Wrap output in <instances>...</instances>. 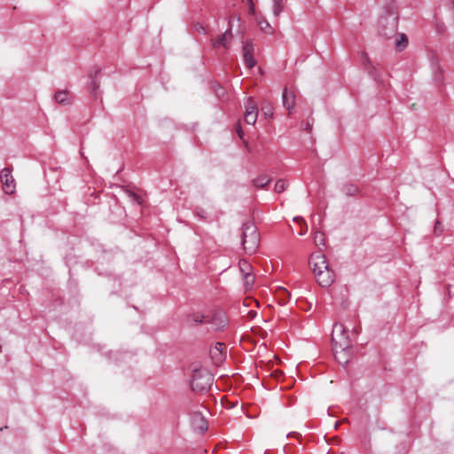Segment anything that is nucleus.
Segmentation results:
<instances>
[{"mask_svg":"<svg viewBox=\"0 0 454 454\" xmlns=\"http://www.w3.org/2000/svg\"><path fill=\"white\" fill-rule=\"evenodd\" d=\"M314 243L317 247H321L325 246V235L317 231L314 235Z\"/></svg>","mask_w":454,"mask_h":454,"instance_id":"23","label":"nucleus"},{"mask_svg":"<svg viewBox=\"0 0 454 454\" xmlns=\"http://www.w3.org/2000/svg\"><path fill=\"white\" fill-rule=\"evenodd\" d=\"M245 290H250L254 283V276L250 273L243 276Z\"/></svg>","mask_w":454,"mask_h":454,"instance_id":"20","label":"nucleus"},{"mask_svg":"<svg viewBox=\"0 0 454 454\" xmlns=\"http://www.w3.org/2000/svg\"><path fill=\"white\" fill-rule=\"evenodd\" d=\"M258 25L260 27V29L267 34V35H273L274 28L270 26V24L266 20L262 19L261 20H258Z\"/></svg>","mask_w":454,"mask_h":454,"instance_id":"19","label":"nucleus"},{"mask_svg":"<svg viewBox=\"0 0 454 454\" xmlns=\"http://www.w3.org/2000/svg\"><path fill=\"white\" fill-rule=\"evenodd\" d=\"M244 120L247 124L254 125L258 117V107L252 98H247L245 103Z\"/></svg>","mask_w":454,"mask_h":454,"instance_id":"6","label":"nucleus"},{"mask_svg":"<svg viewBox=\"0 0 454 454\" xmlns=\"http://www.w3.org/2000/svg\"><path fill=\"white\" fill-rule=\"evenodd\" d=\"M283 11V1H273L272 12L275 16H278Z\"/></svg>","mask_w":454,"mask_h":454,"instance_id":"24","label":"nucleus"},{"mask_svg":"<svg viewBox=\"0 0 454 454\" xmlns=\"http://www.w3.org/2000/svg\"><path fill=\"white\" fill-rule=\"evenodd\" d=\"M282 102L288 114H291L295 106V93L285 88L282 94Z\"/></svg>","mask_w":454,"mask_h":454,"instance_id":"11","label":"nucleus"},{"mask_svg":"<svg viewBox=\"0 0 454 454\" xmlns=\"http://www.w3.org/2000/svg\"><path fill=\"white\" fill-rule=\"evenodd\" d=\"M309 265L313 273L317 272L320 268L326 270L328 267V262L325 256L320 253H315L310 255Z\"/></svg>","mask_w":454,"mask_h":454,"instance_id":"9","label":"nucleus"},{"mask_svg":"<svg viewBox=\"0 0 454 454\" xmlns=\"http://www.w3.org/2000/svg\"><path fill=\"white\" fill-rule=\"evenodd\" d=\"M236 132H237V134L239 135V137L240 138L243 137V134L244 133H243V130H242V128H241V125H240L239 121H238V123L236 124Z\"/></svg>","mask_w":454,"mask_h":454,"instance_id":"28","label":"nucleus"},{"mask_svg":"<svg viewBox=\"0 0 454 454\" xmlns=\"http://www.w3.org/2000/svg\"><path fill=\"white\" fill-rule=\"evenodd\" d=\"M239 270L243 276L252 273V266L245 260L239 261Z\"/></svg>","mask_w":454,"mask_h":454,"instance_id":"21","label":"nucleus"},{"mask_svg":"<svg viewBox=\"0 0 454 454\" xmlns=\"http://www.w3.org/2000/svg\"><path fill=\"white\" fill-rule=\"evenodd\" d=\"M335 359L340 364L346 365L351 358V348H333Z\"/></svg>","mask_w":454,"mask_h":454,"instance_id":"13","label":"nucleus"},{"mask_svg":"<svg viewBox=\"0 0 454 454\" xmlns=\"http://www.w3.org/2000/svg\"><path fill=\"white\" fill-rule=\"evenodd\" d=\"M187 321L191 325H197L200 323H207L208 322V316H204L200 312L190 314L187 317Z\"/></svg>","mask_w":454,"mask_h":454,"instance_id":"16","label":"nucleus"},{"mask_svg":"<svg viewBox=\"0 0 454 454\" xmlns=\"http://www.w3.org/2000/svg\"><path fill=\"white\" fill-rule=\"evenodd\" d=\"M232 37V34L231 30L225 31L223 35H221L217 39L212 41V44L215 48H219L221 46L227 48Z\"/></svg>","mask_w":454,"mask_h":454,"instance_id":"15","label":"nucleus"},{"mask_svg":"<svg viewBox=\"0 0 454 454\" xmlns=\"http://www.w3.org/2000/svg\"><path fill=\"white\" fill-rule=\"evenodd\" d=\"M92 84H93V90H96L99 87V84L96 81H93Z\"/></svg>","mask_w":454,"mask_h":454,"instance_id":"31","label":"nucleus"},{"mask_svg":"<svg viewBox=\"0 0 454 454\" xmlns=\"http://www.w3.org/2000/svg\"><path fill=\"white\" fill-rule=\"evenodd\" d=\"M243 59L248 68L255 66L256 61L254 59V46L251 43H246L243 46Z\"/></svg>","mask_w":454,"mask_h":454,"instance_id":"12","label":"nucleus"},{"mask_svg":"<svg viewBox=\"0 0 454 454\" xmlns=\"http://www.w3.org/2000/svg\"><path fill=\"white\" fill-rule=\"evenodd\" d=\"M225 346L223 343L218 342L213 348H211L210 356L215 364H220L223 361L224 356L223 350Z\"/></svg>","mask_w":454,"mask_h":454,"instance_id":"14","label":"nucleus"},{"mask_svg":"<svg viewBox=\"0 0 454 454\" xmlns=\"http://www.w3.org/2000/svg\"><path fill=\"white\" fill-rule=\"evenodd\" d=\"M192 28L195 32L199 33V34H206L207 31H206V28L200 24V23H195L193 26H192Z\"/></svg>","mask_w":454,"mask_h":454,"instance_id":"27","label":"nucleus"},{"mask_svg":"<svg viewBox=\"0 0 454 454\" xmlns=\"http://www.w3.org/2000/svg\"><path fill=\"white\" fill-rule=\"evenodd\" d=\"M286 187H287V182L280 179V180L277 181V183L275 184L274 190L276 192L281 193L286 190Z\"/></svg>","mask_w":454,"mask_h":454,"instance_id":"25","label":"nucleus"},{"mask_svg":"<svg viewBox=\"0 0 454 454\" xmlns=\"http://www.w3.org/2000/svg\"><path fill=\"white\" fill-rule=\"evenodd\" d=\"M333 348H351L348 330L342 324H335L332 332Z\"/></svg>","mask_w":454,"mask_h":454,"instance_id":"3","label":"nucleus"},{"mask_svg":"<svg viewBox=\"0 0 454 454\" xmlns=\"http://www.w3.org/2000/svg\"><path fill=\"white\" fill-rule=\"evenodd\" d=\"M317 282L323 287H328L334 282V273L328 266L326 270L320 268L314 273Z\"/></svg>","mask_w":454,"mask_h":454,"instance_id":"5","label":"nucleus"},{"mask_svg":"<svg viewBox=\"0 0 454 454\" xmlns=\"http://www.w3.org/2000/svg\"><path fill=\"white\" fill-rule=\"evenodd\" d=\"M132 197H133L134 200H136L138 204L142 203V199L139 196H137L136 194H132Z\"/></svg>","mask_w":454,"mask_h":454,"instance_id":"30","label":"nucleus"},{"mask_svg":"<svg viewBox=\"0 0 454 454\" xmlns=\"http://www.w3.org/2000/svg\"><path fill=\"white\" fill-rule=\"evenodd\" d=\"M213 384V375L205 369L194 370L191 387L193 391L205 392L210 388Z\"/></svg>","mask_w":454,"mask_h":454,"instance_id":"2","label":"nucleus"},{"mask_svg":"<svg viewBox=\"0 0 454 454\" xmlns=\"http://www.w3.org/2000/svg\"><path fill=\"white\" fill-rule=\"evenodd\" d=\"M248 2H249V7H248L249 13L254 14V12H255L254 4H253L252 0H248Z\"/></svg>","mask_w":454,"mask_h":454,"instance_id":"29","label":"nucleus"},{"mask_svg":"<svg viewBox=\"0 0 454 454\" xmlns=\"http://www.w3.org/2000/svg\"><path fill=\"white\" fill-rule=\"evenodd\" d=\"M453 8H454V0H453Z\"/></svg>","mask_w":454,"mask_h":454,"instance_id":"36","label":"nucleus"},{"mask_svg":"<svg viewBox=\"0 0 454 454\" xmlns=\"http://www.w3.org/2000/svg\"><path fill=\"white\" fill-rule=\"evenodd\" d=\"M227 317L223 311H217L208 316L207 323H210L215 330L223 329L227 325Z\"/></svg>","mask_w":454,"mask_h":454,"instance_id":"10","label":"nucleus"},{"mask_svg":"<svg viewBox=\"0 0 454 454\" xmlns=\"http://www.w3.org/2000/svg\"><path fill=\"white\" fill-rule=\"evenodd\" d=\"M191 423L194 430L205 432L208 424L202 411H194L191 415Z\"/></svg>","mask_w":454,"mask_h":454,"instance_id":"7","label":"nucleus"},{"mask_svg":"<svg viewBox=\"0 0 454 454\" xmlns=\"http://www.w3.org/2000/svg\"><path fill=\"white\" fill-rule=\"evenodd\" d=\"M198 215H199L200 217H202V218H205V217H206V215H206V213H205V211H204V210H201V213H198Z\"/></svg>","mask_w":454,"mask_h":454,"instance_id":"32","label":"nucleus"},{"mask_svg":"<svg viewBox=\"0 0 454 454\" xmlns=\"http://www.w3.org/2000/svg\"><path fill=\"white\" fill-rule=\"evenodd\" d=\"M381 29L380 35L385 38H391L394 35H395L397 30V17L395 15H388L387 17L382 19L380 20Z\"/></svg>","mask_w":454,"mask_h":454,"instance_id":"4","label":"nucleus"},{"mask_svg":"<svg viewBox=\"0 0 454 454\" xmlns=\"http://www.w3.org/2000/svg\"><path fill=\"white\" fill-rule=\"evenodd\" d=\"M217 96L221 97V96H222V93L217 92Z\"/></svg>","mask_w":454,"mask_h":454,"instance_id":"35","label":"nucleus"},{"mask_svg":"<svg viewBox=\"0 0 454 454\" xmlns=\"http://www.w3.org/2000/svg\"><path fill=\"white\" fill-rule=\"evenodd\" d=\"M363 56H364V62L369 63V62H370V60H369V59H368L367 55H366L365 53H364V54H363Z\"/></svg>","mask_w":454,"mask_h":454,"instance_id":"33","label":"nucleus"},{"mask_svg":"<svg viewBox=\"0 0 454 454\" xmlns=\"http://www.w3.org/2000/svg\"><path fill=\"white\" fill-rule=\"evenodd\" d=\"M254 183L256 187L262 188L270 183V178L264 176H258L254 180Z\"/></svg>","mask_w":454,"mask_h":454,"instance_id":"22","label":"nucleus"},{"mask_svg":"<svg viewBox=\"0 0 454 454\" xmlns=\"http://www.w3.org/2000/svg\"><path fill=\"white\" fill-rule=\"evenodd\" d=\"M262 112H263V115L266 117V118H272L273 116V108L270 105H269L268 106H263L262 107Z\"/></svg>","mask_w":454,"mask_h":454,"instance_id":"26","label":"nucleus"},{"mask_svg":"<svg viewBox=\"0 0 454 454\" xmlns=\"http://www.w3.org/2000/svg\"><path fill=\"white\" fill-rule=\"evenodd\" d=\"M408 45V38L404 34H398L397 39L395 43V49L399 51L405 49Z\"/></svg>","mask_w":454,"mask_h":454,"instance_id":"18","label":"nucleus"},{"mask_svg":"<svg viewBox=\"0 0 454 454\" xmlns=\"http://www.w3.org/2000/svg\"><path fill=\"white\" fill-rule=\"evenodd\" d=\"M202 409H203V411H204V412H205V413H207V412H208V411H207V410L205 407H202Z\"/></svg>","mask_w":454,"mask_h":454,"instance_id":"34","label":"nucleus"},{"mask_svg":"<svg viewBox=\"0 0 454 454\" xmlns=\"http://www.w3.org/2000/svg\"><path fill=\"white\" fill-rule=\"evenodd\" d=\"M260 244V236L256 226L252 222H247L242 226V245L245 252L254 254Z\"/></svg>","mask_w":454,"mask_h":454,"instance_id":"1","label":"nucleus"},{"mask_svg":"<svg viewBox=\"0 0 454 454\" xmlns=\"http://www.w3.org/2000/svg\"><path fill=\"white\" fill-rule=\"evenodd\" d=\"M54 98L59 104L68 105L71 103V98L67 90L57 91Z\"/></svg>","mask_w":454,"mask_h":454,"instance_id":"17","label":"nucleus"},{"mask_svg":"<svg viewBox=\"0 0 454 454\" xmlns=\"http://www.w3.org/2000/svg\"><path fill=\"white\" fill-rule=\"evenodd\" d=\"M1 182L3 184V189L5 193L12 194L15 192V182L11 170L9 168H4L1 172Z\"/></svg>","mask_w":454,"mask_h":454,"instance_id":"8","label":"nucleus"}]
</instances>
